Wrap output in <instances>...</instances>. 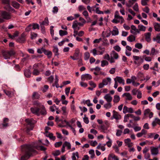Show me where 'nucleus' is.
I'll use <instances>...</instances> for the list:
<instances>
[{"instance_id":"f257e3e1","label":"nucleus","mask_w":160,"mask_h":160,"mask_svg":"<svg viewBox=\"0 0 160 160\" xmlns=\"http://www.w3.org/2000/svg\"><path fill=\"white\" fill-rule=\"evenodd\" d=\"M25 148L26 154L28 156H31L33 153L36 152L35 149L42 151H45L46 149V148L44 146L37 145L36 142L33 143L31 145H26Z\"/></svg>"},{"instance_id":"f03ea898","label":"nucleus","mask_w":160,"mask_h":160,"mask_svg":"<svg viewBox=\"0 0 160 160\" xmlns=\"http://www.w3.org/2000/svg\"><path fill=\"white\" fill-rule=\"evenodd\" d=\"M2 53L4 58L5 59H8L10 58V57L15 54V53L12 50L10 51H2Z\"/></svg>"},{"instance_id":"7ed1b4c3","label":"nucleus","mask_w":160,"mask_h":160,"mask_svg":"<svg viewBox=\"0 0 160 160\" xmlns=\"http://www.w3.org/2000/svg\"><path fill=\"white\" fill-rule=\"evenodd\" d=\"M118 18L120 19H121V23L124 22V20L123 18L122 17L120 16L119 15V12L118 11H117L115 12L114 14V19H113L112 22L113 23H119V21H118Z\"/></svg>"},{"instance_id":"20e7f679","label":"nucleus","mask_w":160,"mask_h":160,"mask_svg":"<svg viewBox=\"0 0 160 160\" xmlns=\"http://www.w3.org/2000/svg\"><path fill=\"white\" fill-rule=\"evenodd\" d=\"M25 121L28 125L30 126V128L27 127V132H28L30 130H32L33 128V125L35 123V121L32 118L27 119H25Z\"/></svg>"},{"instance_id":"39448f33","label":"nucleus","mask_w":160,"mask_h":160,"mask_svg":"<svg viewBox=\"0 0 160 160\" xmlns=\"http://www.w3.org/2000/svg\"><path fill=\"white\" fill-rule=\"evenodd\" d=\"M150 152L152 156H157L159 154V150L158 148L152 147L150 148Z\"/></svg>"},{"instance_id":"423d86ee","label":"nucleus","mask_w":160,"mask_h":160,"mask_svg":"<svg viewBox=\"0 0 160 160\" xmlns=\"http://www.w3.org/2000/svg\"><path fill=\"white\" fill-rule=\"evenodd\" d=\"M0 14L5 19H8L11 18L10 14L5 11H0Z\"/></svg>"},{"instance_id":"0eeeda50","label":"nucleus","mask_w":160,"mask_h":160,"mask_svg":"<svg viewBox=\"0 0 160 160\" xmlns=\"http://www.w3.org/2000/svg\"><path fill=\"white\" fill-rule=\"evenodd\" d=\"M134 111L132 108H128L126 106H124L123 109V112L125 114L127 112L132 113Z\"/></svg>"},{"instance_id":"6e6552de","label":"nucleus","mask_w":160,"mask_h":160,"mask_svg":"<svg viewBox=\"0 0 160 160\" xmlns=\"http://www.w3.org/2000/svg\"><path fill=\"white\" fill-rule=\"evenodd\" d=\"M30 110L31 112L33 114L36 115L38 116H39V115L40 108H37L36 107L31 108H30Z\"/></svg>"},{"instance_id":"1a4fd4ad","label":"nucleus","mask_w":160,"mask_h":160,"mask_svg":"<svg viewBox=\"0 0 160 160\" xmlns=\"http://www.w3.org/2000/svg\"><path fill=\"white\" fill-rule=\"evenodd\" d=\"M81 78L82 80H88L91 79L92 78V77L89 74H85L81 76Z\"/></svg>"},{"instance_id":"9d476101","label":"nucleus","mask_w":160,"mask_h":160,"mask_svg":"<svg viewBox=\"0 0 160 160\" xmlns=\"http://www.w3.org/2000/svg\"><path fill=\"white\" fill-rule=\"evenodd\" d=\"M115 80L117 81V82H118L120 84H122L123 85L125 84L124 80L121 77L117 76L114 78V80Z\"/></svg>"},{"instance_id":"9b49d317","label":"nucleus","mask_w":160,"mask_h":160,"mask_svg":"<svg viewBox=\"0 0 160 160\" xmlns=\"http://www.w3.org/2000/svg\"><path fill=\"white\" fill-rule=\"evenodd\" d=\"M132 48L129 46H126V50H125V54L128 56H130L131 55V53L130 51L132 50Z\"/></svg>"},{"instance_id":"f8f14e48","label":"nucleus","mask_w":160,"mask_h":160,"mask_svg":"<svg viewBox=\"0 0 160 160\" xmlns=\"http://www.w3.org/2000/svg\"><path fill=\"white\" fill-rule=\"evenodd\" d=\"M112 112L113 113L112 116L113 118L117 120L120 119L121 118V116L119 114L118 112L115 110H113Z\"/></svg>"},{"instance_id":"ddd939ff","label":"nucleus","mask_w":160,"mask_h":160,"mask_svg":"<svg viewBox=\"0 0 160 160\" xmlns=\"http://www.w3.org/2000/svg\"><path fill=\"white\" fill-rule=\"evenodd\" d=\"M122 97H125V98L127 100H131L132 99V98L131 95L128 92H126L123 93L122 95Z\"/></svg>"},{"instance_id":"4468645a","label":"nucleus","mask_w":160,"mask_h":160,"mask_svg":"<svg viewBox=\"0 0 160 160\" xmlns=\"http://www.w3.org/2000/svg\"><path fill=\"white\" fill-rule=\"evenodd\" d=\"M119 160L118 158L113 153L109 154L108 157V160Z\"/></svg>"},{"instance_id":"2eb2a0df","label":"nucleus","mask_w":160,"mask_h":160,"mask_svg":"<svg viewBox=\"0 0 160 160\" xmlns=\"http://www.w3.org/2000/svg\"><path fill=\"white\" fill-rule=\"evenodd\" d=\"M24 74L26 77L29 78L31 77V72L30 69H27L24 70Z\"/></svg>"},{"instance_id":"dca6fc26","label":"nucleus","mask_w":160,"mask_h":160,"mask_svg":"<svg viewBox=\"0 0 160 160\" xmlns=\"http://www.w3.org/2000/svg\"><path fill=\"white\" fill-rule=\"evenodd\" d=\"M104 98L106 100L107 102H111L112 99V98L109 94H107L104 97Z\"/></svg>"},{"instance_id":"f3484780","label":"nucleus","mask_w":160,"mask_h":160,"mask_svg":"<svg viewBox=\"0 0 160 160\" xmlns=\"http://www.w3.org/2000/svg\"><path fill=\"white\" fill-rule=\"evenodd\" d=\"M102 82L105 85H108V82L110 84L111 82V79L109 77L107 78L106 79H103L102 81Z\"/></svg>"},{"instance_id":"a211bd4d","label":"nucleus","mask_w":160,"mask_h":160,"mask_svg":"<svg viewBox=\"0 0 160 160\" xmlns=\"http://www.w3.org/2000/svg\"><path fill=\"white\" fill-rule=\"evenodd\" d=\"M151 33L150 32H146L144 34V36H145V39L147 42H150L151 40Z\"/></svg>"},{"instance_id":"6ab92c4d","label":"nucleus","mask_w":160,"mask_h":160,"mask_svg":"<svg viewBox=\"0 0 160 160\" xmlns=\"http://www.w3.org/2000/svg\"><path fill=\"white\" fill-rule=\"evenodd\" d=\"M111 33L112 36H116L118 34V29L116 26L113 27V29Z\"/></svg>"},{"instance_id":"aec40b11","label":"nucleus","mask_w":160,"mask_h":160,"mask_svg":"<svg viewBox=\"0 0 160 160\" xmlns=\"http://www.w3.org/2000/svg\"><path fill=\"white\" fill-rule=\"evenodd\" d=\"M41 107L39 108L40 111L39 112V114H41L42 115H45L46 114V111L45 108L43 105L41 106Z\"/></svg>"},{"instance_id":"412c9836","label":"nucleus","mask_w":160,"mask_h":160,"mask_svg":"<svg viewBox=\"0 0 160 160\" xmlns=\"http://www.w3.org/2000/svg\"><path fill=\"white\" fill-rule=\"evenodd\" d=\"M78 21H75L73 22L72 28L74 30L78 31L80 29V28L78 27Z\"/></svg>"},{"instance_id":"4be33fe9","label":"nucleus","mask_w":160,"mask_h":160,"mask_svg":"<svg viewBox=\"0 0 160 160\" xmlns=\"http://www.w3.org/2000/svg\"><path fill=\"white\" fill-rule=\"evenodd\" d=\"M43 52L45 55H47L48 58H50L52 56V52L51 51H50L48 50H46L45 48H44Z\"/></svg>"},{"instance_id":"5701e85b","label":"nucleus","mask_w":160,"mask_h":160,"mask_svg":"<svg viewBox=\"0 0 160 160\" xmlns=\"http://www.w3.org/2000/svg\"><path fill=\"white\" fill-rule=\"evenodd\" d=\"M157 124L160 125V119L158 118H156L152 122V124L153 127H154Z\"/></svg>"},{"instance_id":"b1692460","label":"nucleus","mask_w":160,"mask_h":160,"mask_svg":"<svg viewBox=\"0 0 160 160\" xmlns=\"http://www.w3.org/2000/svg\"><path fill=\"white\" fill-rule=\"evenodd\" d=\"M110 57L115 58V59H117L118 58V55L114 51H112Z\"/></svg>"},{"instance_id":"393cba45","label":"nucleus","mask_w":160,"mask_h":160,"mask_svg":"<svg viewBox=\"0 0 160 160\" xmlns=\"http://www.w3.org/2000/svg\"><path fill=\"white\" fill-rule=\"evenodd\" d=\"M153 26L155 31L157 32H160V25L158 23H153Z\"/></svg>"},{"instance_id":"a878e982","label":"nucleus","mask_w":160,"mask_h":160,"mask_svg":"<svg viewBox=\"0 0 160 160\" xmlns=\"http://www.w3.org/2000/svg\"><path fill=\"white\" fill-rule=\"evenodd\" d=\"M106 145V144H102L101 143H99L98 146L97 147V148L98 149H101L102 151H104L106 148L105 147V146Z\"/></svg>"},{"instance_id":"bb28decb","label":"nucleus","mask_w":160,"mask_h":160,"mask_svg":"<svg viewBox=\"0 0 160 160\" xmlns=\"http://www.w3.org/2000/svg\"><path fill=\"white\" fill-rule=\"evenodd\" d=\"M158 53V51L156 50L154 48H152L151 50L150 55L154 56L156 55Z\"/></svg>"},{"instance_id":"cd10ccee","label":"nucleus","mask_w":160,"mask_h":160,"mask_svg":"<svg viewBox=\"0 0 160 160\" xmlns=\"http://www.w3.org/2000/svg\"><path fill=\"white\" fill-rule=\"evenodd\" d=\"M53 52L54 53L55 55L58 56L59 55V53L58 52V49L57 46H54L53 47Z\"/></svg>"},{"instance_id":"c85d7f7f","label":"nucleus","mask_w":160,"mask_h":160,"mask_svg":"<svg viewBox=\"0 0 160 160\" xmlns=\"http://www.w3.org/2000/svg\"><path fill=\"white\" fill-rule=\"evenodd\" d=\"M120 97L117 95H115L114 96L113 101L114 103H118L120 100Z\"/></svg>"},{"instance_id":"c756f323","label":"nucleus","mask_w":160,"mask_h":160,"mask_svg":"<svg viewBox=\"0 0 160 160\" xmlns=\"http://www.w3.org/2000/svg\"><path fill=\"white\" fill-rule=\"evenodd\" d=\"M135 40V37L132 35H131L127 38V40L130 42L134 41Z\"/></svg>"},{"instance_id":"7c9ffc66","label":"nucleus","mask_w":160,"mask_h":160,"mask_svg":"<svg viewBox=\"0 0 160 160\" xmlns=\"http://www.w3.org/2000/svg\"><path fill=\"white\" fill-rule=\"evenodd\" d=\"M76 157L78 158H79L78 153V152H74L72 153V160H77Z\"/></svg>"},{"instance_id":"2f4dec72","label":"nucleus","mask_w":160,"mask_h":160,"mask_svg":"<svg viewBox=\"0 0 160 160\" xmlns=\"http://www.w3.org/2000/svg\"><path fill=\"white\" fill-rule=\"evenodd\" d=\"M12 5L16 9H18L20 6V4L16 1L12 2Z\"/></svg>"},{"instance_id":"473e14b6","label":"nucleus","mask_w":160,"mask_h":160,"mask_svg":"<svg viewBox=\"0 0 160 160\" xmlns=\"http://www.w3.org/2000/svg\"><path fill=\"white\" fill-rule=\"evenodd\" d=\"M63 145L65 147H67L68 149H70L71 148V144L70 142H68L65 141L63 144Z\"/></svg>"},{"instance_id":"72a5a7b5","label":"nucleus","mask_w":160,"mask_h":160,"mask_svg":"<svg viewBox=\"0 0 160 160\" xmlns=\"http://www.w3.org/2000/svg\"><path fill=\"white\" fill-rule=\"evenodd\" d=\"M2 3L3 4L6 5L9 7H11L10 6V1L9 0H2Z\"/></svg>"},{"instance_id":"f704fd0d","label":"nucleus","mask_w":160,"mask_h":160,"mask_svg":"<svg viewBox=\"0 0 160 160\" xmlns=\"http://www.w3.org/2000/svg\"><path fill=\"white\" fill-rule=\"evenodd\" d=\"M154 41H156L158 43H159L160 42V33L157 35L156 38H154L153 39Z\"/></svg>"},{"instance_id":"c9c22d12","label":"nucleus","mask_w":160,"mask_h":160,"mask_svg":"<svg viewBox=\"0 0 160 160\" xmlns=\"http://www.w3.org/2000/svg\"><path fill=\"white\" fill-rule=\"evenodd\" d=\"M112 107L111 102H108L104 105V107L106 109H109L111 108Z\"/></svg>"},{"instance_id":"e433bc0d","label":"nucleus","mask_w":160,"mask_h":160,"mask_svg":"<svg viewBox=\"0 0 160 160\" xmlns=\"http://www.w3.org/2000/svg\"><path fill=\"white\" fill-rule=\"evenodd\" d=\"M138 28L140 31H145L146 29V27L141 24L138 25Z\"/></svg>"},{"instance_id":"4c0bfd02","label":"nucleus","mask_w":160,"mask_h":160,"mask_svg":"<svg viewBox=\"0 0 160 160\" xmlns=\"http://www.w3.org/2000/svg\"><path fill=\"white\" fill-rule=\"evenodd\" d=\"M59 34L60 36H63L67 35L68 34V32L66 31L60 30L59 31Z\"/></svg>"},{"instance_id":"58836bf2","label":"nucleus","mask_w":160,"mask_h":160,"mask_svg":"<svg viewBox=\"0 0 160 160\" xmlns=\"http://www.w3.org/2000/svg\"><path fill=\"white\" fill-rule=\"evenodd\" d=\"M25 145H25L23 146V150H22L25 152V156L22 157L21 158V160H26V158L27 157H30V156H28V155H27V154H26V152L25 151Z\"/></svg>"},{"instance_id":"ea45409f","label":"nucleus","mask_w":160,"mask_h":160,"mask_svg":"<svg viewBox=\"0 0 160 160\" xmlns=\"http://www.w3.org/2000/svg\"><path fill=\"white\" fill-rule=\"evenodd\" d=\"M89 154L90 155V157L93 158L95 156L94 151L93 149L90 150L89 152Z\"/></svg>"},{"instance_id":"a19ab883","label":"nucleus","mask_w":160,"mask_h":160,"mask_svg":"<svg viewBox=\"0 0 160 160\" xmlns=\"http://www.w3.org/2000/svg\"><path fill=\"white\" fill-rule=\"evenodd\" d=\"M82 14L84 15L86 19H90V18L88 17V12L86 10H84L82 12Z\"/></svg>"},{"instance_id":"79ce46f5","label":"nucleus","mask_w":160,"mask_h":160,"mask_svg":"<svg viewBox=\"0 0 160 160\" xmlns=\"http://www.w3.org/2000/svg\"><path fill=\"white\" fill-rule=\"evenodd\" d=\"M112 148L115 150V151L116 152L119 153V149L118 148V146L116 144L113 145L112 146Z\"/></svg>"},{"instance_id":"37998d69","label":"nucleus","mask_w":160,"mask_h":160,"mask_svg":"<svg viewBox=\"0 0 160 160\" xmlns=\"http://www.w3.org/2000/svg\"><path fill=\"white\" fill-rule=\"evenodd\" d=\"M33 104L34 105L38 107L37 108H40L41 106H42V105L39 102H38L37 101H34L33 103Z\"/></svg>"},{"instance_id":"c03bdc74","label":"nucleus","mask_w":160,"mask_h":160,"mask_svg":"<svg viewBox=\"0 0 160 160\" xmlns=\"http://www.w3.org/2000/svg\"><path fill=\"white\" fill-rule=\"evenodd\" d=\"M101 66L104 67L105 66H107L108 64V62L106 60H102L101 62Z\"/></svg>"},{"instance_id":"a18cd8bd","label":"nucleus","mask_w":160,"mask_h":160,"mask_svg":"<svg viewBox=\"0 0 160 160\" xmlns=\"http://www.w3.org/2000/svg\"><path fill=\"white\" fill-rule=\"evenodd\" d=\"M26 35L24 33H22L20 37L19 38L20 40L22 42H23L25 41V37Z\"/></svg>"},{"instance_id":"49530a36","label":"nucleus","mask_w":160,"mask_h":160,"mask_svg":"<svg viewBox=\"0 0 160 160\" xmlns=\"http://www.w3.org/2000/svg\"><path fill=\"white\" fill-rule=\"evenodd\" d=\"M83 103L84 104H87V106L89 107L92 106V104L90 102V101L89 99L84 101Z\"/></svg>"},{"instance_id":"de8ad7c7","label":"nucleus","mask_w":160,"mask_h":160,"mask_svg":"<svg viewBox=\"0 0 160 160\" xmlns=\"http://www.w3.org/2000/svg\"><path fill=\"white\" fill-rule=\"evenodd\" d=\"M80 53L79 50L78 48H76L75 50V52L74 53V57H78L79 56Z\"/></svg>"},{"instance_id":"09e8293b","label":"nucleus","mask_w":160,"mask_h":160,"mask_svg":"<svg viewBox=\"0 0 160 160\" xmlns=\"http://www.w3.org/2000/svg\"><path fill=\"white\" fill-rule=\"evenodd\" d=\"M32 97L34 99H38L39 98V95L36 92H34L33 93Z\"/></svg>"},{"instance_id":"8fccbe9b","label":"nucleus","mask_w":160,"mask_h":160,"mask_svg":"<svg viewBox=\"0 0 160 160\" xmlns=\"http://www.w3.org/2000/svg\"><path fill=\"white\" fill-rule=\"evenodd\" d=\"M90 57V54L88 52H86L84 54V58L85 60H88Z\"/></svg>"},{"instance_id":"3c124183","label":"nucleus","mask_w":160,"mask_h":160,"mask_svg":"<svg viewBox=\"0 0 160 160\" xmlns=\"http://www.w3.org/2000/svg\"><path fill=\"white\" fill-rule=\"evenodd\" d=\"M87 9L88 10V11L90 12H91L92 11H94L95 9H94L93 6L92 7H91L90 6H87Z\"/></svg>"},{"instance_id":"603ef678","label":"nucleus","mask_w":160,"mask_h":160,"mask_svg":"<svg viewBox=\"0 0 160 160\" xmlns=\"http://www.w3.org/2000/svg\"><path fill=\"white\" fill-rule=\"evenodd\" d=\"M135 46L136 48L139 49H141L142 47V45L141 43H138L135 44Z\"/></svg>"},{"instance_id":"864d4df0","label":"nucleus","mask_w":160,"mask_h":160,"mask_svg":"<svg viewBox=\"0 0 160 160\" xmlns=\"http://www.w3.org/2000/svg\"><path fill=\"white\" fill-rule=\"evenodd\" d=\"M131 28L132 30H131L130 32L131 33L134 34V31H135L137 29V28L134 25H132L131 26Z\"/></svg>"},{"instance_id":"5fc2aeb1","label":"nucleus","mask_w":160,"mask_h":160,"mask_svg":"<svg viewBox=\"0 0 160 160\" xmlns=\"http://www.w3.org/2000/svg\"><path fill=\"white\" fill-rule=\"evenodd\" d=\"M133 9L136 12L139 11L138 6L137 3H136L133 7Z\"/></svg>"},{"instance_id":"6e6d98bb","label":"nucleus","mask_w":160,"mask_h":160,"mask_svg":"<svg viewBox=\"0 0 160 160\" xmlns=\"http://www.w3.org/2000/svg\"><path fill=\"white\" fill-rule=\"evenodd\" d=\"M90 52L92 53L94 56H95L98 54L97 53V52L96 48H94L93 49L91 50L90 51Z\"/></svg>"},{"instance_id":"4d7b16f0","label":"nucleus","mask_w":160,"mask_h":160,"mask_svg":"<svg viewBox=\"0 0 160 160\" xmlns=\"http://www.w3.org/2000/svg\"><path fill=\"white\" fill-rule=\"evenodd\" d=\"M49 87L47 85H45L43 88L42 89V91L43 92H46L48 89Z\"/></svg>"},{"instance_id":"13d9d810","label":"nucleus","mask_w":160,"mask_h":160,"mask_svg":"<svg viewBox=\"0 0 160 160\" xmlns=\"http://www.w3.org/2000/svg\"><path fill=\"white\" fill-rule=\"evenodd\" d=\"M58 11V7L54 6L53 7L52 12L53 13H57Z\"/></svg>"},{"instance_id":"bf43d9fd","label":"nucleus","mask_w":160,"mask_h":160,"mask_svg":"<svg viewBox=\"0 0 160 160\" xmlns=\"http://www.w3.org/2000/svg\"><path fill=\"white\" fill-rule=\"evenodd\" d=\"M48 137L53 140H55L56 139L55 137L53 136V134L52 133H49Z\"/></svg>"},{"instance_id":"052dcab7","label":"nucleus","mask_w":160,"mask_h":160,"mask_svg":"<svg viewBox=\"0 0 160 160\" xmlns=\"http://www.w3.org/2000/svg\"><path fill=\"white\" fill-rule=\"evenodd\" d=\"M39 73V71L38 70L35 69H34L33 72H32L33 74L36 76L38 75Z\"/></svg>"},{"instance_id":"680f3d73","label":"nucleus","mask_w":160,"mask_h":160,"mask_svg":"<svg viewBox=\"0 0 160 160\" xmlns=\"http://www.w3.org/2000/svg\"><path fill=\"white\" fill-rule=\"evenodd\" d=\"M144 154V158L148 160L149 159L150 157V154L149 153H147Z\"/></svg>"},{"instance_id":"e2e57ef3","label":"nucleus","mask_w":160,"mask_h":160,"mask_svg":"<svg viewBox=\"0 0 160 160\" xmlns=\"http://www.w3.org/2000/svg\"><path fill=\"white\" fill-rule=\"evenodd\" d=\"M31 38L32 39H35L38 36L37 33L34 32H32L31 34Z\"/></svg>"},{"instance_id":"0e129e2a","label":"nucleus","mask_w":160,"mask_h":160,"mask_svg":"<svg viewBox=\"0 0 160 160\" xmlns=\"http://www.w3.org/2000/svg\"><path fill=\"white\" fill-rule=\"evenodd\" d=\"M61 109L63 112V114L66 115L67 114V112H66V107H62L61 108Z\"/></svg>"},{"instance_id":"69168bd1","label":"nucleus","mask_w":160,"mask_h":160,"mask_svg":"<svg viewBox=\"0 0 160 160\" xmlns=\"http://www.w3.org/2000/svg\"><path fill=\"white\" fill-rule=\"evenodd\" d=\"M113 48L115 50L118 52H119L121 50V48L118 45H116L114 46Z\"/></svg>"},{"instance_id":"338daca9","label":"nucleus","mask_w":160,"mask_h":160,"mask_svg":"<svg viewBox=\"0 0 160 160\" xmlns=\"http://www.w3.org/2000/svg\"><path fill=\"white\" fill-rule=\"evenodd\" d=\"M62 142L61 141L58 142H56L54 144V146L55 147L58 148L60 147V146L62 145Z\"/></svg>"},{"instance_id":"774afa93","label":"nucleus","mask_w":160,"mask_h":160,"mask_svg":"<svg viewBox=\"0 0 160 160\" xmlns=\"http://www.w3.org/2000/svg\"><path fill=\"white\" fill-rule=\"evenodd\" d=\"M84 117L83 118L84 122L86 124H88L89 122V121L88 117H86V115H84Z\"/></svg>"}]
</instances>
